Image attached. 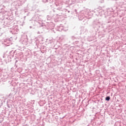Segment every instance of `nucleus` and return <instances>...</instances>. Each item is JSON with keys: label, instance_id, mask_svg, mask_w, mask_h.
I'll return each instance as SVG.
<instances>
[{"label": "nucleus", "instance_id": "obj_36", "mask_svg": "<svg viewBox=\"0 0 126 126\" xmlns=\"http://www.w3.org/2000/svg\"><path fill=\"white\" fill-rule=\"evenodd\" d=\"M75 10V11H76V10Z\"/></svg>", "mask_w": 126, "mask_h": 126}, {"label": "nucleus", "instance_id": "obj_34", "mask_svg": "<svg viewBox=\"0 0 126 126\" xmlns=\"http://www.w3.org/2000/svg\"><path fill=\"white\" fill-rule=\"evenodd\" d=\"M65 11H66V9H65Z\"/></svg>", "mask_w": 126, "mask_h": 126}, {"label": "nucleus", "instance_id": "obj_21", "mask_svg": "<svg viewBox=\"0 0 126 126\" xmlns=\"http://www.w3.org/2000/svg\"><path fill=\"white\" fill-rule=\"evenodd\" d=\"M111 11H114V10H115V9H114V8H111Z\"/></svg>", "mask_w": 126, "mask_h": 126}, {"label": "nucleus", "instance_id": "obj_1", "mask_svg": "<svg viewBox=\"0 0 126 126\" xmlns=\"http://www.w3.org/2000/svg\"><path fill=\"white\" fill-rule=\"evenodd\" d=\"M93 13L91 12V10L86 9L84 11H81L78 16L79 20H86V19H90L92 18Z\"/></svg>", "mask_w": 126, "mask_h": 126}, {"label": "nucleus", "instance_id": "obj_31", "mask_svg": "<svg viewBox=\"0 0 126 126\" xmlns=\"http://www.w3.org/2000/svg\"><path fill=\"white\" fill-rule=\"evenodd\" d=\"M61 30H63V28H61Z\"/></svg>", "mask_w": 126, "mask_h": 126}, {"label": "nucleus", "instance_id": "obj_9", "mask_svg": "<svg viewBox=\"0 0 126 126\" xmlns=\"http://www.w3.org/2000/svg\"><path fill=\"white\" fill-rule=\"evenodd\" d=\"M3 44L6 46V47H7L9 46L10 44V41H5V40H4Z\"/></svg>", "mask_w": 126, "mask_h": 126}, {"label": "nucleus", "instance_id": "obj_26", "mask_svg": "<svg viewBox=\"0 0 126 126\" xmlns=\"http://www.w3.org/2000/svg\"><path fill=\"white\" fill-rule=\"evenodd\" d=\"M67 11L68 13L70 12V11H69V10H67Z\"/></svg>", "mask_w": 126, "mask_h": 126}, {"label": "nucleus", "instance_id": "obj_32", "mask_svg": "<svg viewBox=\"0 0 126 126\" xmlns=\"http://www.w3.org/2000/svg\"><path fill=\"white\" fill-rule=\"evenodd\" d=\"M2 9H3V8H1V10Z\"/></svg>", "mask_w": 126, "mask_h": 126}, {"label": "nucleus", "instance_id": "obj_10", "mask_svg": "<svg viewBox=\"0 0 126 126\" xmlns=\"http://www.w3.org/2000/svg\"><path fill=\"white\" fill-rule=\"evenodd\" d=\"M71 39L72 40V41H75V42H77V37H75L74 36H73L71 37Z\"/></svg>", "mask_w": 126, "mask_h": 126}, {"label": "nucleus", "instance_id": "obj_20", "mask_svg": "<svg viewBox=\"0 0 126 126\" xmlns=\"http://www.w3.org/2000/svg\"><path fill=\"white\" fill-rule=\"evenodd\" d=\"M2 71V68H0V72H1Z\"/></svg>", "mask_w": 126, "mask_h": 126}, {"label": "nucleus", "instance_id": "obj_12", "mask_svg": "<svg viewBox=\"0 0 126 126\" xmlns=\"http://www.w3.org/2000/svg\"><path fill=\"white\" fill-rule=\"evenodd\" d=\"M0 100L2 102H5V97H4V96H2V97H1Z\"/></svg>", "mask_w": 126, "mask_h": 126}, {"label": "nucleus", "instance_id": "obj_23", "mask_svg": "<svg viewBox=\"0 0 126 126\" xmlns=\"http://www.w3.org/2000/svg\"><path fill=\"white\" fill-rule=\"evenodd\" d=\"M18 61L17 60L15 62V63H17Z\"/></svg>", "mask_w": 126, "mask_h": 126}, {"label": "nucleus", "instance_id": "obj_35", "mask_svg": "<svg viewBox=\"0 0 126 126\" xmlns=\"http://www.w3.org/2000/svg\"><path fill=\"white\" fill-rule=\"evenodd\" d=\"M96 11L94 12V13H95Z\"/></svg>", "mask_w": 126, "mask_h": 126}, {"label": "nucleus", "instance_id": "obj_8", "mask_svg": "<svg viewBox=\"0 0 126 126\" xmlns=\"http://www.w3.org/2000/svg\"><path fill=\"white\" fill-rule=\"evenodd\" d=\"M96 13H95V15H96L97 16H99V15H100V16H101V15H102V14H104V11L103 10H101L100 11H96Z\"/></svg>", "mask_w": 126, "mask_h": 126}, {"label": "nucleus", "instance_id": "obj_11", "mask_svg": "<svg viewBox=\"0 0 126 126\" xmlns=\"http://www.w3.org/2000/svg\"><path fill=\"white\" fill-rule=\"evenodd\" d=\"M12 41V38H7L5 39V42H11Z\"/></svg>", "mask_w": 126, "mask_h": 126}, {"label": "nucleus", "instance_id": "obj_16", "mask_svg": "<svg viewBox=\"0 0 126 126\" xmlns=\"http://www.w3.org/2000/svg\"><path fill=\"white\" fill-rule=\"evenodd\" d=\"M14 53H15V52H14L13 51H11L10 52V54L11 55V54H14Z\"/></svg>", "mask_w": 126, "mask_h": 126}, {"label": "nucleus", "instance_id": "obj_7", "mask_svg": "<svg viewBox=\"0 0 126 126\" xmlns=\"http://www.w3.org/2000/svg\"><path fill=\"white\" fill-rule=\"evenodd\" d=\"M42 2H44V3H47L48 4H50V6H52V5L51 4L54 2V0H42Z\"/></svg>", "mask_w": 126, "mask_h": 126}, {"label": "nucleus", "instance_id": "obj_18", "mask_svg": "<svg viewBox=\"0 0 126 126\" xmlns=\"http://www.w3.org/2000/svg\"><path fill=\"white\" fill-rule=\"evenodd\" d=\"M84 32H88V31L86 29H84Z\"/></svg>", "mask_w": 126, "mask_h": 126}, {"label": "nucleus", "instance_id": "obj_17", "mask_svg": "<svg viewBox=\"0 0 126 126\" xmlns=\"http://www.w3.org/2000/svg\"><path fill=\"white\" fill-rule=\"evenodd\" d=\"M7 105L8 108H10V104H9V103H7Z\"/></svg>", "mask_w": 126, "mask_h": 126}, {"label": "nucleus", "instance_id": "obj_6", "mask_svg": "<svg viewBox=\"0 0 126 126\" xmlns=\"http://www.w3.org/2000/svg\"><path fill=\"white\" fill-rule=\"evenodd\" d=\"M57 12H58V14H57V15H59V16H61L62 14H63V8L61 7H58L57 9Z\"/></svg>", "mask_w": 126, "mask_h": 126}, {"label": "nucleus", "instance_id": "obj_28", "mask_svg": "<svg viewBox=\"0 0 126 126\" xmlns=\"http://www.w3.org/2000/svg\"><path fill=\"white\" fill-rule=\"evenodd\" d=\"M11 94H9V96H11Z\"/></svg>", "mask_w": 126, "mask_h": 126}, {"label": "nucleus", "instance_id": "obj_5", "mask_svg": "<svg viewBox=\"0 0 126 126\" xmlns=\"http://www.w3.org/2000/svg\"><path fill=\"white\" fill-rule=\"evenodd\" d=\"M85 0H69V4H74L75 2H83Z\"/></svg>", "mask_w": 126, "mask_h": 126}, {"label": "nucleus", "instance_id": "obj_14", "mask_svg": "<svg viewBox=\"0 0 126 126\" xmlns=\"http://www.w3.org/2000/svg\"><path fill=\"white\" fill-rule=\"evenodd\" d=\"M11 102H12V100H8L7 101V104H9V103H11Z\"/></svg>", "mask_w": 126, "mask_h": 126}, {"label": "nucleus", "instance_id": "obj_3", "mask_svg": "<svg viewBox=\"0 0 126 126\" xmlns=\"http://www.w3.org/2000/svg\"><path fill=\"white\" fill-rule=\"evenodd\" d=\"M102 25V23H101V21L100 20H95L93 23L92 26L94 29L98 30L100 27H101Z\"/></svg>", "mask_w": 126, "mask_h": 126}, {"label": "nucleus", "instance_id": "obj_30", "mask_svg": "<svg viewBox=\"0 0 126 126\" xmlns=\"http://www.w3.org/2000/svg\"><path fill=\"white\" fill-rule=\"evenodd\" d=\"M56 6H58V4H56Z\"/></svg>", "mask_w": 126, "mask_h": 126}, {"label": "nucleus", "instance_id": "obj_15", "mask_svg": "<svg viewBox=\"0 0 126 126\" xmlns=\"http://www.w3.org/2000/svg\"><path fill=\"white\" fill-rule=\"evenodd\" d=\"M48 16V18H47V20H51V17L49 16Z\"/></svg>", "mask_w": 126, "mask_h": 126}, {"label": "nucleus", "instance_id": "obj_2", "mask_svg": "<svg viewBox=\"0 0 126 126\" xmlns=\"http://www.w3.org/2000/svg\"><path fill=\"white\" fill-rule=\"evenodd\" d=\"M41 16L35 15L32 17V21H34L35 25L43 26V19Z\"/></svg>", "mask_w": 126, "mask_h": 126}, {"label": "nucleus", "instance_id": "obj_13", "mask_svg": "<svg viewBox=\"0 0 126 126\" xmlns=\"http://www.w3.org/2000/svg\"><path fill=\"white\" fill-rule=\"evenodd\" d=\"M110 99H111V97H110V96H107L105 97V101H110Z\"/></svg>", "mask_w": 126, "mask_h": 126}, {"label": "nucleus", "instance_id": "obj_33", "mask_svg": "<svg viewBox=\"0 0 126 126\" xmlns=\"http://www.w3.org/2000/svg\"><path fill=\"white\" fill-rule=\"evenodd\" d=\"M12 57H13V55H12Z\"/></svg>", "mask_w": 126, "mask_h": 126}, {"label": "nucleus", "instance_id": "obj_24", "mask_svg": "<svg viewBox=\"0 0 126 126\" xmlns=\"http://www.w3.org/2000/svg\"><path fill=\"white\" fill-rule=\"evenodd\" d=\"M15 67H17V66L16 64L15 65Z\"/></svg>", "mask_w": 126, "mask_h": 126}, {"label": "nucleus", "instance_id": "obj_19", "mask_svg": "<svg viewBox=\"0 0 126 126\" xmlns=\"http://www.w3.org/2000/svg\"><path fill=\"white\" fill-rule=\"evenodd\" d=\"M100 2L101 3H103V2H104V0H101L100 1Z\"/></svg>", "mask_w": 126, "mask_h": 126}, {"label": "nucleus", "instance_id": "obj_22", "mask_svg": "<svg viewBox=\"0 0 126 126\" xmlns=\"http://www.w3.org/2000/svg\"><path fill=\"white\" fill-rule=\"evenodd\" d=\"M35 45H36L37 48H38V45H37V42H35Z\"/></svg>", "mask_w": 126, "mask_h": 126}, {"label": "nucleus", "instance_id": "obj_4", "mask_svg": "<svg viewBox=\"0 0 126 126\" xmlns=\"http://www.w3.org/2000/svg\"><path fill=\"white\" fill-rule=\"evenodd\" d=\"M10 33L12 34H18L19 32V29L18 28V26L15 25L11 28V31H10Z\"/></svg>", "mask_w": 126, "mask_h": 126}, {"label": "nucleus", "instance_id": "obj_29", "mask_svg": "<svg viewBox=\"0 0 126 126\" xmlns=\"http://www.w3.org/2000/svg\"><path fill=\"white\" fill-rule=\"evenodd\" d=\"M30 28L31 29V28H32V27L30 26Z\"/></svg>", "mask_w": 126, "mask_h": 126}, {"label": "nucleus", "instance_id": "obj_25", "mask_svg": "<svg viewBox=\"0 0 126 126\" xmlns=\"http://www.w3.org/2000/svg\"><path fill=\"white\" fill-rule=\"evenodd\" d=\"M2 6L4 8H5V6H4V5H3Z\"/></svg>", "mask_w": 126, "mask_h": 126}, {"label": "nucleus", "instance_id": "obj_27", "mask_svg": "<svg viewBox=\"0 0 126 126\" xmlns=\"http://www.w3.org/2000/svg\"><path fill=\"white\" fill-rule=\"evenodd\" d=\"M115 7V9H117V7Z\"/></svg>", "mask_w": 126, "mask_h": 126}]
</instances>
